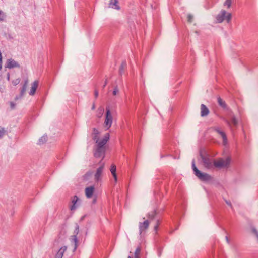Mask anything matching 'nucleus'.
I'll return each instance as SVG.
<instances>
[{"label":"nucleus","mask_w":258,"mask_h":258,"mask_svg":"<svg viewBox=\"0 0 258 258\" xmlns=\"http://www.w3.org/2000/svg\"><path fill=\"white\" fill-rule=\"evenodd\" d=\"M109 138V134L108 133H106L102 140H96V143H97V148L94 153V155L95 157H102V158H104L105 152V147L104 145L108 141Z\"/></svg>","instance_id":"obj_1"},{"label":"nucleus","mask_w":258,"mask_h":258,"mask_svg":"<svg viewBox=\"0 0 258 258\" xmlns=\"http://www.w3.org/2000/svg\"><path fill=\"white\" fill-rule=\"evenodd\" d=\"M232 18L231 14L227 12L225 10H222L216 16V21L217 23H221L224 20L229 23Z\"/></svg>","instance_id":"obj_2"},{"label":"nucleus","mask_w":258,"mask_h":258,"mask_svg":"<svg viewBox=\"0 0 258 258\" xmlns=\"http://www.w3.org/2000/svg\"><path fill=\"white\" fill-rule=\"evenodd\" d=\"M113 123V115L111 112L109 107H106L104 122V127L106 130L109 129Z\"/></svg>","instance_id":"obj_3"},{"label":"nucleus","mask_w":258,"mask_h":258,"mask_svg":"<svg viewBox=\"0 0 258 258\" xmlns=\"http://www.w3.org/2000/svg\"><path fill=\"white\" fill-rule=\"evenodd\" d=\"M231 158L227 157L225 159L219 158L214 161V165L217 168H223L227 167L230 163Z\"/></svg>","instance_id":"obj_4"},{"label":"nucleus","mask_w":258,"mask_h":258,"mask_svg":"<svg viewBox=\"0 0 258 258\" xmlns=\"http://www.w3.org/2000/svg\"><path fill=\"white\" fill-rule=\"evenodd\" d=\"M104 167L105 163L100 162L99 167L97 168L96 171L94 174V180L95 182H98L101 180Z\"/></svg>","instance_id":"obj_5"},{"label":"nucleus","mask_w":258,"mask_h":258,"mask_svg":"<svg viewBox=\"0 0 258 258\" xmlns=\"http://www.w3.org/2000/svg\"><path fill=\"white\" fill-rule=\"evenodd\" d=\"M80 205V200L76 196L71 198V202L69 205V209L71 211H75Z\"/></svg>","instance_id":"obj_6"},{"label":"nucleus","mask_w":258,"mask_h":258,"mask_svg":"<svg viewBox=\"0 0 258 258\" xmlns=\"http://www.w3.org/2000/svg\"><path fill=\"white\" fill-rule=\"evenodd\" d=\"M202 160V165L207 169H212L214 165V161L207 156H203L201 155Z\"/></svg>","instance_id":"obj_7"},{"label":"nucleus","mask_w":258,"mask_h":258,"mask_svg":"<svg viewBox=\"0 0 258 258\" xmlns=\"http://www.w3.org/2000/svg\"><path fill=\"white\" fill-rule=\"evenodd\" d=\"M195 175L201 180L202 181H208L211 179V176L206 173L201 172L200 170L197 171L195 174Z\"/></svg>","instance_id":"obj_8"},{"label":"nucleus","mask_w":258,"mask_h":258,"mask_svg":"<svg viewBox=\"0 0 258 258\" xmlns=\"http://www.w3.org/2000/svg\"><path fill=\"white\" fill-rule=\"evenodd\" d=\"M149 221L148 220H145L143 222H140L139 224V234L141 235L142 233L145 232L149 227Z\"/></svg>","instance_id":"obj_9"},{"label":"nucleus","mask_w":258,"mask_h":258,"mask_svg":"<svg viewBox=\"0 0 258 258\" xmlns=\"http://www.w3.org/2000/svg\"><path fill=\"white\" fill-rule=\"evenodd\" d=\"M95 188L93 186L86 187L85 189V193L87 198H91L94 192Z\"/></svg>","instance_id":"obj_10"},{"label":"nucleus","mask_w":258,"mask_h":258,"mask_svg":"<svg viewBox=\"0 0 258 258\" xmlns=\"http://www.w3.org/2000/svg\"><path fill=\"white\" fill-rule=\"evenodd\" d=\"M18 66V64L14 60L12 59H9L6 62L5 67L6 68L11 69L13 68L17 67Z\"/></svg>","instance_id":"obj_11"},{"label":"nucleus","mask_w":258,"mask_h":258,"mask_svg":"<svg viewBox=\"0 0 258 258\" xmlns=\"http://www.w3.org/2000/svg\"><path fill=\"white\" fill-rule=\"evenodd\" d=\"M118 0H110L109 3V7L111 8L119 10L120 6L118 5Z\"/></svg>","instance_id":"obj_12"},{"label":"nucleus","mask_w":258,"mask_h":258,"mask_svg":"<svg viewBox=\"0 0 258 258\" xmlns=\"http://www.w3.org/2000/svg\"><path fill=\"white\" fill-rule=\"evenodd\" d=\"M201 116L204 117L207 116L209 114V109L204 104H201Z\"/></svg>","instance_id":"obj_13"},{"label":"nucleus","mask_w":258,"mask_h":258,"mask_svg":"<svg viewBox=\"0 0 258 258\" xmlns=\"http://www.w3.org/2000/svg\"><path fill=\"white\" fill-rule=\"evenodd\" d=\"M38 86V81L36 80L32 84V86L30 89V95H33L35 93L36 90Z\"/></svg>","instance_id":"obj_14"},{"label":"nucleus","mask_w":258,"mask_h":258,"mask_svg":"<svg viewBox=\"0 0 258 258\" xmlns=\"http://www.w3.org/2000/svg\"><path fill=\"white\" fill-rule=\"evenodd\" d=\"M67 250V247H61L55 255V258H62L64 252Z\"/></svg>","instance_id":"obj_15"},{"label":"nucleus","mask_w":258,"mask_h":258,"mask_svg":"<svg viewBox=\"0 0 258 258\" xmlns=\"http://www.w3.org/2000/svg\"><path fill=\"white\" fill-rule=\"evenodd\" d=\"M216 131L220 135V136L222 138L223 144L225 145L227 143V140L226 136V134H225V133L219 129H217Z\"/></svg>","instance_id":"obj_16"},{"label":"nucleus","mask_w":258,"mask_h":258,"mask_svg":"<svg viewBox=\"0 0 258 258\" xmlns=\"http://www.w3.org/2000/svg\"><path fill=\"white\" fill-rule=\"evenodd\" d=\"M110 171L114 178L115 182H116L117 175L116 174V166L114 164H112L110 167Z\"/></svg>","instance_id":"obj_17"},{"label":"nucleus","mask_w":258,"mask_h":258,"mask_svg":"<svg viewBox=\"0 0 258 258\" xmlns=\"http://www.w3.org/2000/svg\"><path fill=\"white\" fill-rule=\"evenodd\" d=\"M128 26L130 28V30L132 32L136 29L135 24L132 20H128L127 22Z\"/></svg>","instance_id":"obj_18"},{"label":"nucleus","mask_w":258,"mask_h":258,"mask_svg":"<svg viewBox=\"0 0 258 258\" xmlns=\"http://www.w3.org/2000/svg\"><path fill=\"white\" fill-rule=\"evenodd\" d=\"M217 101H218L219 105L220 106H221L222 107H223L224 108H226V104L225 101H224L220 97H218L217 98Z\"/></svg>","instance_id":"obj_19"},{"label":"nucleus","mask_w":258,"mask_h":258,"mask_svg":"<svg viewBox=\"0 0 258 258\" xmlns=\"http://www.w3.org/2000/svg\"><path fill=\"white\" fill-rule=\"evenodd\" d=\"M28 83V80H26L25 82V83L23 85V88L21 90V94L23 95L25 92L26 91V88H27V84Z\"/></svg>","instance_id":"obj_20"},{"label":"nucleus","mask_w":258,"mask_h":258,"mask_svg":"<svg viewBox=\"0 0 258 258\" xmlns=\"http://www.w3.org/2000/svg\"><path fill=\"white\" fill-rule=\"evenodd\" d=\"M141 252L140 247H138L136 248L135 252V258H139V254Z\"/></svg>","instance_id":"obj_21"},{"label":"nucleus","mask_w":258,"mask_h":258,"mask_svg":"<svg viewBox=\"0 0 258 258\" xmlns=\"http://www.w3.org/2000/svg\"><path fill=\"white\" fill-rule=\"evenodd\" d=\"M187 18V21L188 22H189V23L192 22L193 20H194V16L190 14H188Z\"/></svg>","instance_id":"obj_22"},{"label":"nucleus","mask_w":258,"mask_h":258,"mask_svg":"<svg viewBox=\"0 0 258 258\" xmlns=\"http://www.w3.org/2000/svg\"><path fill=\"white\" fill-rule=\"evenodd\" d=\"M47 140V137L46 136H43L40 139H39V143L40 144H42L46 142Z\"/></svg>","instance_id":"obj_23"},{"label":"nucleus","mask_w":258,"mask_h":258,"mask_svg":"<svg viewBox=\"0 0 258 258\" xmlns=\"http://www.w3.org/2000/svg\"><path fill=\"white\" fill-rule=\"evenodd\" d=\"M20 82V79L19 78H16L12 81V84L14 85H18Z\"/></svg>","instance_id":"obj_24"},{"label":"nucleus","mask_w":258,"mask_h":258,"mask_svg":"<svg viewBox=\"0 0 258 258\" xmlns=\"http://www.w3.org/2000/svg\"><path fill=\"white\" fill-rule=\"evenodd\" d=\"M224 4V6H226L228 8H230L231 5V0H226Z\"/></svg>","instance_id":"obj_25"},{"label":"nucleus","mask_w":258,"mask_h":258,"mask_svg":"<svg viewBox=\"0 0 258 258\" xmlns=\"http://www.w3.org/2000/svg\"><path fill=\"white\" fill-rule=\"evenodd\" d=\"M5 18V15L4 13L0 10V21H3Z\"/></svg>","instance_id":"obj_26"},{"label":"nucleus","mask_w":258,"mask_h":258,"mask_svg":"<svg viewBox=\"0 0 258 258\" xmlns=\"http://www.w3.org/2000/svg\"><path fill=\"white\" fill-rule=\"evenodd\" d=\"M6 133V131L3 128L0 127V138L3 137Z\"/></svg>","instance_id":"obj_27"},{"label":"nucleus","mask_w":258,"mask_h":258,"mask_svg":"<svg viewBox=\"0 0 258 258\" xmlns=\"http://www.w3.org/2000/svg\"><path fill=\"white\" fill-rule=\"evenodd\" d=\"M93 134H95V136H94V139L96 140V141L97 140H98L97 138V135H98L99 134V132L98 131V130H97L96 129H94L93 130Z\"/></svg>","instance_id":"obj_28"},{"label":"nucleus","mask_w":258,"mask_h":258,"mask_svg":"<svg viewBox=\"0 0 258 258\" xmlns=\"http://www.w3.org/2000/svg\"><path fill=\"white\" fill-rule=\"evenodd\" d=\"M231 121H232V124L234 126L237 125V124L238 123V121H237V119L234 117H232Z\"/></svg>","instance_id":"obj_29"},{"label":"nucleus","mask_w":258,"mask_h":258,"mask_svg":"<svg viewBox=\"0 0 258 258\" xmlns=\"http://www.w3.org/2000/svg\"><path fill=\"white\" fill-rule=\"evenodd\" d=\"M192 166L193 170H194V173L195 174L196 172H197V171H199V170L196 167L194 162H192Z\"/></svg>","instance_id":"obj_30"},{"label":"nucleus","mask_w":258,"mask_h":258,"mask_svg":"<svg viewBox=\"0 0 258 258\" xmlns=\"http://www.w3.org/2000/svg\"><path fill=\"white\" fill-rule=\"evenodd\" d=\"M91 172H87L85 175H84V178L86 180L88 179V178L91 176Z\"/></svg>","instance_id":"obj_31"},{"label":"nucleus","mask_w":258,"mask_h":258,"mask_svg":"<svg viewBox=\"0 0 258 258\" xmlns=\"http://www.w3.org/2000/svg\"><path fill=\"white\" fill-rule=\"evenodd\" d=\"M155 215V212H152L151 214H148V218H153L154 216Z\"/></svg>","instance_id":"obj_32"},{"label":"nucleus","mask_w":258,"mask_h":258,"mask_svg":"<svg viewBox=\"0 0 258 258\" xmlns=\"http://www.w3.org/2000/svg\"><path fill=\"white\" fill-rule=\"evenodd\" d=\"M118 92V89L117 87H115L113 91V95H116Z\"/></svg>","instance_id":"obj_33"},{"label":"nucleus","mask_w":258,"mask_h":258,"mask_svg":"<svg viewBox=\"0 0 258 258\" xmlns=\"http://www.w3.org/2000/svg\"><path fill=\"white\" fill-rule=\"evenodd\" d=\"M159 224H160L159 221L158 220L157 221L156 224L154 226V229H155V231L157 230V229L158 228V226H159Z\"/></svg>","instance_id":"obj_34"},{"label":"nucleus","mask_w":258,"mask_h":258,"mask_svg":"<svg viewBox=\"0 0 258 258\" xmlns=\"http://www.w3.org/2000/svg\"><path fill=\"white\" fill-rule=\"evenodd\" d=\"M225 201L228 206H230L231 207H232V204L230 201H228L227 200H225Z\"/></svg>","instance_id":"obj_35"},{"label":"nucleus","mask_w":258,"mask_h":258,"mask_svg":"<svg viewBox=\"0 0 258 258\" xmlns=\"http://www.w3.org/2000/svg\"><path fill=\"white\" fill-rule=\"evenodd\" d=\"M94 96L95 98H97L98 96V92L97 90H95L94 92Z\"/></svg>","instance_id":"obj_36"},{"label":"nucleus","mask_w":258,"mask_h":258,"mask_svg":"<svg viewBox=\"0 0 258 258\" xmlns=\"http://www.w3.org/2000/svg\"><path fill=\"white\" fill-rule=\"evenodd\" d=\"M125 66V64H122L121 66L120 67V71H122L123 70L124 66Z\"/></svg>","instance_id":"obj_37"},{"label":"nucleus","mask_w":258,"mask_h":258,"mask_svg":"<svg viewBox=\"0 0 258 258\" xmlns=\"http://www.w3.org/2000/svg\"><path fill=\"white\" fill-rule=\"evenodd\" d=\"M73 239L74 240V243L75 244V245L76 244V243H77V239H76V236H73Z\"/></svg>","instance_id":"obj_38"},{"label":"nucleus","mask_w":258,"mask_h":258,"mask_svg":"<svg viewBox=\"0 0 258 258\" xmlns=\"http://www.w3.org/2000/svg\"><path fill=\"white\" fill-rule=\"evenodd\" d=\"M7 79H8V80H9V79H10V74H9V73H8V74H7Z\"/></svg>","instance_id":"obj_39"},{"label":"nucleus","mask_w":258,"mask_h":258,"mask_svg":"<svg viewBox=\"0 0 258 258\" xmlns=\"http://www.w3.org/2000/svg\"><path fill=\"white\" fill-rule=\"evenodd\" d=\"M95 104H93L92 105V110H94V109H95Z\"/></svg>","instance_id":"obj_40"},{"label":"nucleus","mask_w":258,"mask_h":258,"mask_svg":"<svg viewBox=\"0 0 258 258\" xmlns=\"http://www.w3.org/2000/svg\"><path fill=\"white\" fill-rule=\"evenodd\" d=\"M100 110H101V113L100 114L101 115L102 113V112L103 111V108H101Z\"/></svg>","instance_id":"obj_41"},{"label":"nucleus","mask_w":258,"mask_h":258,"mask_svg":"<svg viewBox=\"0 0 258 258\" xmlns=\"http://www.w3.org/2000/svg\"><path fill=\"white\" fill-rule=\"evenodd\" d=\"M11 106H12V108H14V105L12 103H11Z\"/></svg>","instance_id":"obj_42"},{"label":"nucleus","mask_w":258,"mask_h":258,"mask_svg":"<svg viewBox=\"0 0 258 258\" xmlns=\"http://www.w3.org/2000/svg\"><path fill=\"white\" fill-rule=\"evenodd\" d=\"M127 258H132L130 256H128Z\"/></svg>","instance_id":"obj_43"}]
</instances>
